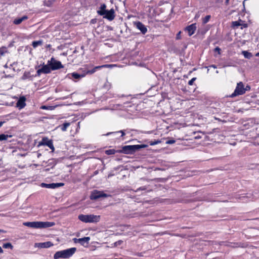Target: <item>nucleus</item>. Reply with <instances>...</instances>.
Listing matches in <instances>:
<instances>
[{"label":"nucleus","mask_w":259,"mask_h":259,"mask_svg":"<svg viewBox=\"0 0 259 259\" xmlns=\"http://www.w3.org/2000/svg\"><path fill=\"white\" fill-rule=\"evenodd\" d=\"M147 146H148L145 144L126 145L123 146L121 150H118V152L125 154H133L136 151H138L142 148H146Z\"/></svg>","instance_id":"obj_1"},{"label":"nucleus","mask_w":259,"mask_h":259,"mask_svg":"<svg viewBox=\"0 0 259 259\" xmlns=\"http://www.w3.org/2000/svg\"><path fill=\"white\" fill-rule=\"evenodd\" d=\"M75 247H72L67 249L57 251L54 255V259H59V258H68L71 257L76 251Z\"/></svg>","instance_id":"obj_2"},{"label":"nucleus","mask_w":259,"mask_h":259,"mask_svg":"<svg viewBox=\"0 0 259 259\" xmlns=\"http://www.w3.org/2000/svg\"><path fill=\"white\" fill-rule=\"evenodd\" d=\"M250 90V87L247 85L244 87L243 83L241 81L237 83L234 92L231 95L230 97L233 98L237 96L242 95L245 93L246 91Z\"/></svg>","instance_id":"obj_3"},{"label":"nucleus","mask_w":259,"mask_h":259,"mask_svg":"<svg viewBox=\"0 0 259 259\" xmlns=\"http://www.w3.org/2000/svg\"><path fill=\"white\" fill-rule=\"evenodd\" d=\"M78 219L85 223H97L100 220V216L94 214H79Z\"/></svg>","instance_id":"obj_4"},{"label":"nucleus","mask_w":259,"mask_h":259,"mask_svg":"<svg viewBox=\"0 0 259 259\" xmlns=\"http://www.w3.org/2000/svg\"><path fill=\"white\" fill-rule=\"evenodd\" d=\"M110 196V195L105 193L103 191L94 190L91 193L90 199L91 200H97L100 198H107Z\"/></svg>","instance_id":"obj_5"},{"label":"nucleus","mask_w":259,"mask_h":259,"mask_svg":"<svg viewBox=\"0 0 259 259\" xmlns=\"http://www.w3.org/2000/svg\"><path fill=\"white\" fill-rule=\"evenodd\" d=\"M48 62L52 70H55L63 68L61 62L55 60L54 58H52L50 60H48Z\"/></svg>","instance_id":"obj_6"},{"label":"nucleus","mask_w":259,"mask_h":259,"mask_svg":"<svg viewBox=\"0 0 259 259\" xmlns=\"http://www.w3.org/2000/svg\"><path fill=\"white\" fill-rule=\"evenodd\" d=\"M52 70L50 66V65H48V62H47V64H43L42 67L37 70L36 74L35 76H39L41 74H48L51 72Z\"/></svg>","instance_id":"obj_7"},{"label":"nucleus","mask_w":259,"mask_h":259,"mask_svg":"<svg viewBox=\"0 0 259 259\" xmlns=\"http://www.w3.org/2000/svg\"><path fill=\"white\" fill-rule=\"evenodd\" d=\"M85 75L86 74H85V73L83 74H78L76 72H73L71 73L67 74L66 77L70 79L74 80L75 81V80H79L80 78L84 77Z\"/></svg>","instance_id":"obj_8"},{"label":"nucleus","mask_w":259,"mask_h":259,"mask_svg":"<svg viewBox=\"0 0 259 259\" xmlns=\"http://www.w3.org/2000/svg\"><path fill=\"white\" fill-rule=\"evenodd\" d=\"M73 241L75 243H79L81 245L84 246H87L89 244V241L90 240V237H84L81 238H74L73 239Z\"/></svg>","instance_id":"obj_9"},{"label":"nucleus","mask_w":259,"mask_h":259,"mask_svg":"<svg viewBox=\"0 0 259 259\" xmlns=\"http://www.w3.org/2000/svg\"><path fill=\"white\" fill-rule=\"evenodd\" d=\"M104 18L107 19L109 21L113 20L115 18V11L113 9L110 10H107L105 14L102 16Z\"/></svg>","instance_id":"obj_10"},{"label":"nucleus","mask_w":259,"mask_h":259,"mask_svg":"<svg viewBox=\"0 0 259 259\" xmlns=\"http://www.w3.org/2000/svg\"><path fill=\"white\" fill-rule=\"evenodd\" d=\"M40 144L47 146L52 150V151L55 150L53 141L52 140H49L47 138H43Z\"/></svg>","instance_id":"obj_11"},{"label":"nucleus","mask_w":259,"mask_h":259,"mask_svg":"<svg viewBox=\"0 0 259 259\" xmlns=\"http://www.w3.org/2000/svg\"><path fill=\"white\" fill-rule=\"evenodd\" d=\"M23 225L32 228H39V222H27L23 223Z\"/></svg>","instance_id":"obj_12"},{"label":"nucleus","mask_w":259,"mask_h":259,"mask_svg":"<svg viewBox=\"0 0 259 259\" xmlns=\"http://www.w3.org/2000/svg\"><path fill=\"white\" fill-rule=\"evenodd\" d=\"M196 30V24L193 23L191 25L187 26L186 28V30L188 32V35L189 36H191L192 34H193Z\"/></svg>","instance_id":"obj_13"},{"label":"nucleus","mask_w":259,"mask_h":259,"mask_svg":"<svg viewBox=\"0 0 259 259\" xmlns=\"http://www.w3.org/2000/svg\"><path fill=\"white\" fill-rule=\"evenodd\" d=\"M136 27L139 29L143 34H145L147 31V29L146 26L140 22H137L135 23Z\"/></svg>","instance_id":"obj_14"},{"label":"nucleus","mask_w":259,"mask_h":259,"mask_svg":"<svg viewBox=\"0 0 259 259\" xmlns=\"http://www.w3.org/2000/svg\"><path fill=\"white\" fill-rule=\"evenodd\" d=\"M55 225L54 222H39V228H47L54 226Z\"/></svg>","instance_id":"obj_15"},{"label":"nucleus","mask_w":259,"mask_h":259,"mask_svg":"<svg viewBox=\"0 0 259 259\" xmlns=\"http://www.w3.org/2000/svg\"><path fill=\"white\" fill-rule=\"evenodd\" d=\"M26 99L24 97H21L20 98L17 103V107L19 109H22L25 106Z\"/></svg>","instance_id":"obj_16"},{"label":"nucleus","mask_w":259,"mask_h":259,"mask_svg":"<svg viewBox=\"0 0 259 259\" xmlns=\"http://www.w3.org/2000/svg\"><path fill=\"white\" fill-rule=\"evenodd\" d=\"M106 11V5L105 4H102L97 10V13L100 16H103L105 14Z\"/></svg>","instance_id":"obj_17"},{"label":"nucleus","mask_w":259,"mask_h":259,"mask_svg":"<svg viewBox=\"0 0 259 259\" xmlns=\"http://www.w3.org/2000/svg\"><path fill=\"white\" fill-rule=\"evenodd\" d=\"M53 245V244L50 241L39 243L38 244V247L42 248H49Z\"/></svg>","instance_id":"obj_18"},{"label":"nucleus","mask_w":259,"mask_h":259,"mask_svg":"<svg viewBox=\"0 0 259 259\" xmlns=\"http://www.w3.org/2000/svg\"><path fill=\"white\" fill-rule=\"evenodd\" d=\"M27 19H28L27 16H24L21 18H17V19H15L14 21V23L16 25H18V24H20L24 20H25Z\"/></svg>","instance_id":"obj_19"},{"label":"nucleus","mask_w":259,"mask_h":259,"mask_svg":"<svg viewBox=\"0 0 259 259\" xmlns=\"http://www.w3.org/2000/svg\"><path fill=\"white\" fill-rule=\"evenodd\" d=\"M41 186L42 187H45V188H50V189L56 188L55 183L46 184V183H42L41 184Z\"/></svg>","instance_id":"obj_20"},{"label":"nucleus","mask_w":259,"mask_h":259,"mask_svg":"<svg viewBox=\"0 0 259 259\" xmlns=\"http://www.w3.org/2000/svg\"><path fill=\"white\" fill-rule=\"evenodd\" d=\"M31 77V75L29 72H25L22 76V79L25 80L27 79H30Z\"/></svg>","instance_id":"obj_21"},{"label":"nucleus","mask_w":259,"mask_h":259,"mask_svg":"<svg viewBox=\"0 0 259 259\" xmlns=\"http://www.w3.org/2000/svg\"><path fill=\"white\" fill-rule=\"evenodd\" d=\"M12 136L8 135H5L4 134L0 135V141L7 140L8 138H11Z\"/></svg>","instance_id":"obj_22"},{"label":"nucleus","mask_w":259,"mask_h":259,"mask_svg":"<svg viewBox=\"0 0 259 259\" xmlns=\"http://www.w3.org/2000/svg\"><path fill=\"white\" fill-rule=\"evenodd\" d=\"M70 125L69 122H65L62 125H60L61 129L62 131H66L67 127Z\"/></svg>","instance_id":"obj_23"},{"label":"nucleus","mask_w":259,"mask_h":259,"mask_svg":"<svg viewBox=\"0 0 259 259\" xmlns=\"http://www.w3.org/2000/svg\"><path fill=\"white\" fill-rule=\"evenodd\" d=\"M242 54L243 55L244 57L245 58L247 59H250L252 56V54L248 52L247 51H242Z\"/></svg>","instance_id":"obj_24"},{"label":"nucleus","mask_w":259,"mask_h":259,"mask_svg":"<svg viewBox=\"0 0 259 259\" xmlns=\"http://www.w3.org/2000/svg\"><path fill=\"white\" fill-rule=\"evenodd\" d=\"M42 44V40L34 41L32 42V46L34 48H36L38 46H40Z\"/></svg>","instance_id":"obj_25"},{"label":"nucleus","mask_w":259,"mask_h":259,"mask_svg":"<svg viewBox=\"0 0 259 259\" xmlns=\"http://www.w3.org/2000/svg\"><path fill=\"white\" fill-rule=\"evenodd\" d=\"M116 152H118V151H116L114 149H109L105 151V153L107 155H112L114 154Z\"/></svg>","instance_id":"obj_26"},{"label":"nucleus","mask_w":259,"mask_h":259,"mask_svg":"<svg viewBox=\"0 0 259 259\" xmlns=\"http://www.w3.org/2000/svg\"><path fill=\"white\" fill-rule=\"evenodd\" d=\"M210 19V15H207L205 16L202 20V22L203 24H206L207 23Z\"/></svg>","instance_id":"obj_27"},{"label":"nucleus","mask_w":259,"mask_h":259,"mask_svg":"<svg viewBox=\"0 0 259 259\" xmlns=\"http://www.w3.org/2000/svg\"><path fill=\"white\" fill-rule=\"evenodd\" d=\"M3 247L4 248H10L12 249L13 248V246L11 244V243H4L3 245Z\"/></svg>","instance_id":"obj_28"},{"label":"nucleus","mask_w":259,"mask_h":259,"mask_svg":"<svg viewBox=\"0 0 259 259\" xmlns=\"http://www.w3.org/2000/svg\"><path fill=\"white\" fill-rule=\"evenodd\" d=\"M40 108L43 109H48V110H52L54 108V107L51 106H41Z\"/></svg>","instance_id":"obj_29"},{"label":"nucleus","mask_w":259,"mask_h":259,"mask_svg":"<svg viewBox=\"0 0 259 259\" xmlns=\"http://www.w3.org/2000/svg\"><path fill=\"white\" fill-rule=\"evenodd\" d=\"M96 69H95V68L94 67L93 69L92 70H88L85 73V74H93L94 73H95L96 71Z\"/></svg>","instance_id":"obj_30"},{"label":"nucleus","mask_w":259,"mask_h":259,"mask_svg":"<svg viewBox=\"0 0 259 259\" xmlns=\"http://www.w3.org/2000/svg\"><path fill=\"white\" fill-rule=\"evenodd\" d=\"M240 25V23L238 21H233L232 22V26L233 27H237Z\"/></svg>","instance_id":"obj_31"},{"label":"nucleus","mask_w":259,"mask_h":259,"mask_svg":"<svg viewBox=\"0 0 259 259\" xmlns=\"http://www.w3.org/2000/svg\"><path fill=\"white\" fill-rule=\"evenodd\" d=\"M176 142V141L175 140H173V139H171V140H168L167 141H166V144H174Z\"/></svg>","instance_id":"obj_32"},{"label":"nucleus","mask_w":259,"mask_h":259,"mask_svg":"<svg viewBox=\"0 0 259 259\" xmlns=\"http://www.w3.org/2000/svg\"><path fill=\"white\" fill-rule=\"evenodd\" d=\"M115 66L114 64H105L104 67V68H112Z\"/></svg>","instance_id":"obj_33"},{"label":"nucleus","mask_w":259,"mask_h":259,"mask_svg":"<svg viewBox=\"0 0 259 259\" xmlns=\"http://www.w3.org/2000/svg\"><path fill=\"white\" fill-rule=\"evenodd\" d=\"M196 80L195 77L192 78L191 80H190L188 82V84L190 85H192L194 82V81Z\"/></svg>","instance_id":"obj_34"},{"label":"nucleus","mask_w":259,"mask_h":259,"mask_svg":"<svg viewBox=\"0 0 259 259\" xmlns=\"http://www.w3.org/2000/svg\"><path fill=\"white\" fill-rule=\"evenodd\" d=\"M122 243H123V241L118 240L115 243V245L116 246L119 245L121 244Z\"/></svg>","instance_id":"obj_35"},{"label":"nucleus","mask_w":259,"mask_h":259,"mask_svg":"<svg viewBox=\"0 0 259 259\" xmlns=\"http://www.w3.org/2000/svg\"><path fill=\"white\" fill-rule=\"evenodd\" d=\"M55 185H56V188H58L60 186H63L64 184L61 183H55Z\"/></svg>","instance_id":"obj_36"},{"label":"nucleus","mask_w":259,"mask_h":259,"mask_svg":"<svg viewBox=\"0 0 259 259\" xmlns=\"http://www.w3.org/2000/svg\"><path fill=\"white\" fill-rule=\"evenodd\" d=\"M159 143H160V141H154V142H151L150 143V145H155L156 144H157Z\"/></svg>","instance_id":"obj_37"},{"label":"nucleus","mask_w":259,"mask_h":259,"mask_svg":"<svg viewBox=\"0 0 259 259\" xmlns=\"http://www.w3.org/2000/svg\"><path fill=\"white\" fill-rule=\"evenodd\" d=\"M104 65H101V66H98L95 67V69H96V70H97L98 69L104 68Z\"/></svg>","instance_id":"obj_38"},{"label":"nucleus","mask_w":259,"mask_h":259,"mask_svg":"<svg viewBox=\"0 0 259 259\" xmlns=\"http://www.w3.org/2000/svg\"><path fill=\"white\" fill-rule=\"evenodd\" d=\"M146 189V188L145 186L140 187L139 189H137V191H138L139 190H145Z\"/></svg>","instance_id":"obj_39"},{"label":"nucleus","mask_w":259,"mask_h":259,"mask_svg":"<svg viewBox=\"0 0 259 259\" xmlns=\"http://www.w3.org/2000/svg\"><path fill=\"white\" fill-rule=\"evenodd\" d=\"M214 51L218 52L219 54H220L221 49L219 47L215 48Z\"/></svg>","instance_id":"obj_40"},{"label":"nucleus","mask_w":259,"mask_h":259,"mask_svg":"<svg viewBox=\"0 0 259 259\" xmlns=\"http://www.w3.org/2000/svg\"><path fill=\"white\" fill-rule=\"evenodd\" d=\"M117 133H121V137H123L125 135V133L123 132V131H120L119 132H117Z\"/></svg>","instance_id":"obj_41"},{"label":"nucleus","mask_w":259,"mask_h":259,"mask_svg":"<svg viewBox=\"0 0 259 259\" xmlns=\"http://www.w3.org/2000/svg\"><path fill=\"white\" fill-rule=\"evenodd\" d=\"M180 34H181V32H179L177 35V36H176V38L177 39H180Z\"/></svg>","instance_id":"obj_42"},{"label":"nucleus","mask_w":259,"mask_h":259,"mask_svg":"<svg viewBox=\"0 0 259 259\" xmlns=\"http://www.w3.org/2000/svg\"><path fill=\"white\" fill-rule=\"evenodd\" d=\"M209 67H212V68H216L217 66L215 65H211L209 66Z\"/></svg>","instance_id":"obj_43"},{"label":"nucleus","mask_w":259,"mask_h":259,"mask_svg":"<svg viewBox=\"0 0 259 259\" xmlns=\"http://www.w3.org/2000/svg\"><path fill=\"white\" fill-rule=\"evenodd\" d=\"M229 1L230 0H226L225 4L226 5H228L229 4Z\"/></svg>","instance_id":"obj_44"},{"label":"nucleus","mask_w":259,"mask_h":259,"mask_svg":"<svg viewBox=\"0 0 259 259\" xmlns=\"http://www.w3.org/2000/svg\"><path fill=\"white\" fill-rule=\"evenodd\" d=\"M5 122V121H1L0 122V127H1Z\"/></svg>","instance_id":"obj_45"},{"label":"nucleus","mask_w":259,"mask_h":259,"mask_svg":"<svg viewBox=\"0 0 259 259\" xmlns=\"http://www.w3.org/2000/svg\"><path fill=\"white\" fill-rule=\"evenodd\" d=\"M6 231L4 230H2V229H0V233H6Z\"/></svg>","instance_id":"obj_46"},{"label":"nucleus","mask_w":259,"mask_h":259,"mask_svg":"<svg viewBox=\"0 0 259 259\" xmlns=\"http://www.w3.org/2000/svg\"><path fill=\"white\" fill-rule=\"evenodd\" d=\"M2 152L0 151V161L2 159Z\"/></svg>","instance_id":"obj_47"},{"label":"nucleus","mask_w":259,"mask_h":259,"mask_svg":"<svg viewBox=\"0 0 259 259\" xmlns=\"http://www.w3.org/2000/svg\"><path fill=\"white\" fill-rule=\"evenodd\" d=\"M0 54L1 55H3L4 54L3 51H2V49H0Z\"/></svg>","instance_id":"obj_48"},{"label":"nucleus","mask_w":259,"mask_h":259,"mask_svg":"<svg viewBox=\"0 0 259 259\" xmlns=\"http://www.w3.org/2000/svg\"><path fill=\"white\" fill-rule=\"evenodd\" d=\"M3 252V250L2 247L0 246V253H2Z\"/></svg>","instance_id":"obj_49"},{"label":"nucleus","mask_w":259,"mask_h":259,"mask_svg":"<svg viewBox=\"0 0 259 259\" xmlns=\"http://www.w3.org/2000/svg\"><path fill=\"white\" fill-rule=\"evenodd\" d=\"M256 56H259V53H257V54H256Z\"/></svg>","instance_id":"obj_50"},{"label":"nucleus","mask_w":259,"mask_h":259,"mask_svg":"<svg viewBox=\"0 0 259 259\" xmlns=\"http://www.w3.org/2000/svg\"><path fill=\"white\" fill-rule=\"evenodd\" d=\"M46 5H47L48 6H50V3H48V4H46Z\"/></svg>","instance_id":"obj_51"},{"label":"nucleus","mask_w":259,"mask_h":259,"mask_svg":"<svg viewBox=\"0 0 259 259\" xmlns=\"http://www.w3.org/2000/svg\"><path fill=\"white\" fill-rule=\"evenodd\" d=\"M46 5H47L48 6H50V3H48V4H46Z\"/></svg>","instance_id":"obj_52"},{"label":"nucleus","mask_w":259,"mask_h":259,"mask_svg":"<svg viewBox=\"0 0 259 259\" xmlns=\"http://www.w3.org/2000/svg\"><path fill=\"white\" fill-rule=\"evenodd\" d=\"M223 122H227V120H224H224H223Z\"/></svg>","instance_id":"obj_53"},{"label":"nucleus","mask_w":259,"mask_h":259,"mask_svg":"<svg viewBox=\"0 0 259 259\" xmlns=\"http://www.w3.org/2000/svg\"><path fill=\"white\" fill-rule=\"evenodd\" d=\"M112 133H109L107 134V135H109V134H111Z\"/></svg>","instance_id":"obj_54"},{"label":"nucleus","mask_w":259,"mask_h":259,"mask_svg":"<svg viewBox=\"0 0 259 259\" xmlns=\"http://www.w3.org/2000/svg\"><path fill=\"white\" fill-rule=\"evenodd\" d=\"M199 138H200V137H196V139H199Z\"/></svg>","instance_id":"obj_55"}]
</instances>
